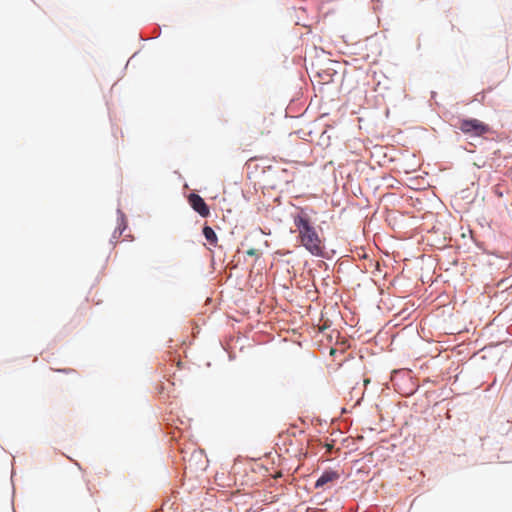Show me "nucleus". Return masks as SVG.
Returning a JSON list of instances; mask_svg holds the SVG:
<instances>
[{
	"label": "nucleus",
	"mask_w": 512,
	"mask_h": 512,
	"mask_svg": "<svg viewBox=\"0 0 512 512\" xmlns=\"http://www.w3.org/2000/svg\"><path fill=\"white\" fill-rule=\"evenodd\" d=\"M188 202L191 205V207L199 213L202 217H207L210 214L209 207L205 203L202 197H200L198 194L191 193L188 196Z\"/></svg>",
	"instance_id": "nucleus-3"
},
{
	"label": "nucleus",
	"mask_w": 512,
	"mask_h": 512,
	"mask_svg": "<svg viewBox=\"0 0 512 512\" xmlns=\"http://www.w3.org/2000/svg\"><path fill=\"white\" fill-rule=\"evenodd\" d=\"M294 225L298 232L300 243L313 255L320 256L323 253V243L315 228L311 225L306 214L294 216Z\"/></svg>",
	"instance_id": "nucleus-1"
},
{
	"label": "nucleus",
	"mask_w": 512,
	"mask_h": 512,
	"mask_svg": "<svg viewBox=\"0 0 512 512\" xmlns=\"http://www.w3.org/2000/svg\"><path fill=\"white\" fill-rule=\"evenodd\" d=\"M270 131L268 129V126H265L263 129L259 131V135H265L268 134Z\"/></svg>",
	"instance_id": "nucleus-6"
},
{
	"label": "nucleus",
	"mask_w": 512,
	"mask_h": 512,
	"mask_svg": "<svg viewBox=\"0 0 512 512\" xmlns=\"http://www.w3.org/2000/svg\"><path fill=\"white\" fill-rule=\"evenodd\" d=\"M339 478V474L336 471H325L323 474L317 479L315 483V487H323L327 483L336 481Z\"/></svg>",
	"instance_id": "nucleus-4"
},
{
	"label": "nucleus",
	"mask_w": 512,
	"mask_h": 512,
	"mask_svg": "<svg viewBox=\"0 0 512 512\" xmlns=\"http://www.w3.org/2000/svg\"><path fill=\"white\" fill-rule=\"evenodd\" d=\"M203 235L206 238V240L209 242L212 246H217L218 243V237L215 233V231L210 226H204L203 227Z\"/></svg>",
	"instance_id": "nucleus-5"
},
{
	"label": "nucleus",
	"mask_w": 512,
	"mask_h": 512,
	"mask_svg": "<svg viewBox=\"0 0 512 512\" xmlns=\"http://www.w3.org/2000/svg\"><path fill=\"white\" fill-rule=\"evenodd\" d=\"M456 127L469 137H481L490 132L489 125L476 118L459 119Z\"/></svg>",
	"instance_id": "nucleus-2"
},
{
	"label": "nucleus",
	"mask_w": 512,
	"mask_h": 512,
	"mask_svg": "<svg viewBox=\"0 0 512 512\" xmlns=\"http://www.w3.org/2000/svg\"><path fill=\"white\" fill-rule=\"evenodd\" d=\"M256 253H257V251L255 249H250L247 251V254L251 255V256L256 255Z\"/></svg>",
	"instance_id": "nucleus-7"
}]
</instances>
